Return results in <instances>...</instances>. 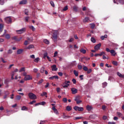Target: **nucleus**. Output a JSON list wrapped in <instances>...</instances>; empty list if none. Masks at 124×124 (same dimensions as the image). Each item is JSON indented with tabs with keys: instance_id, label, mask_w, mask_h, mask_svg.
<instances>
[{
	"instance_id": "obj_1",
	"label": "nucleus",
	"mask_w": 124,
	"mask_h": 124,
	"mask_svg": "<svg viewBox=\"0 0 124 124\" xmlns=\"http://www.w3.org/2000/svg\"><path fill=\"white\" fill-rule=\"evenodd\" d=\"M28 96L30 98V99H36L37 97L34 93H30L28 94Z\"/></svg>"
},
{
	"instance_id": "obj_2",
	"label": "nucleus",
	"mask_w": 124,
	"mask_h": 124,
	"mask_svg": "<svg viewBox=\"0 0 124 124\" xmlns=\"http://www.w3.org/2000/svg\"><path fill=\"white\" fill-rule=\"evenodd\" d=\"M52 37L54 42H57V40H58V32H53V35H52Z\"/></svg>"
},
{
	"instance_id": "obj_3",
	"label": "nucleus",
	"mask_w": 124,
	"mask_h": 124,
	"mask_svg": "<svg viewBox=\"0 0 124 124\" xmlns=\"http://www.w3.org/2000/svg\"><path fill=\"white\" fill-rule=\"evenodd\" d=\"M69 85H70V81H65L64 83L63 84L62 87L63 88H67Z\"/></svg>"
},
{
	"instance_id": "obj_4",
	"label": "nucleus",
	"mask_w": 124,
	"mask_h": 124,
	"mask_svg": "<svg viewBox=\"0 0 124 124\" xmlns=\"http://www.w3.org/2000/svg\"><path fill=\"white\" fill-rule=\"evenodd\" d=\"M5 21L7 24H10L12 22V19H11V17L8 16L5 18Z\"/></svg>"
},
{
	"instance_id": "obj_5",
	"label": "nucleus",
	"mask_w": 124,
	"mask_h": 124,
	"mask_svg": "<svg viewBox=\"0 0 124 124\" xmlns=\"http://www.w3.org/2000/svg\"><path fill=\"white\" fill-rule=\"evenodd\" d=\"M31 79H32V78L30 75L25 76L24 78V80L25 81H28V80H31Z\"/></svg>"
},
{
	"instance_id": "obj_6",
	"label": "nucleus",
	"mask_w": 124,
	"mask_h": 124,
	"mask_svg": "<svg viewBox=\"0 0 124 124\" xmlns=\"http://www.w3.org/2000/svg\"><path fill=\"white\" fill-rule=\"evenodd\" d=\"M71 91L72 93H73V94H75L76 93H77L78 92V90L75 88H72L71 89Z\"/></svg>"
},
{
	"instance_id": "obj_7",
	"label": "nucleus",
	"mask_w": 124,
	"mask_h": 124,
	"mask_svg": "<svg viewBox=\"0 0 124 124\" xmlns=\"http://www.w3.org/2000/svg\"><path fill=\"white\" fill-rule=\"evenodd\" d=\"M100 47H101V44L99 43L94 46V49L96 51H97L99 50Z\"/></svg>"
},
{
	"instance_id": "obj_8",
	"label": "nucleus",
	"mask_w": 124,
	"mask_h": 124,
	"mask_svg": "<svg viewBox=\"0 0 124 124\" xmlns=\"http://www.w3.org/2000/svg\"><path fill=\"white\" fill-rule=\"evenodd\" d=\"M51 68L52 71H57V70H58V68H57V65H56L51 66Z\"/></svg>"
},
{
	"instance_id": "obj_9",
	"label": "nucleus",
	"mask_w": 124,
	"mask_h": 124,
	"mask_svg": "<svg viewBox=\"0 0 124 124\" xmlns=\"http://www.w3.org/2000/svg\"><path fill=\"white\" fill-rule=\"evenodd\" d=\"M121 4H124V0H117ZM113 2L114 3H116V0H113Z\"/></svg>"
},
{
	"instance_id": "obj_10",
	"label": "nucleus",
	"mask_w": 124,
	"mask_h": 124,
	"mask_svg": "<svg viewBox=\"0 0 124 124\" xmlns=\"http://www.w3.org/2000/svg\"><path fill=\"white\" fill-rule=\"evenodd\" d=\"M24 51V49H19L17 50V55H20V54H22L23 53V51Z\"/></svg>"
},
{
	"instance_id": "obj_11",
	"label": "nucleus",
	"mask_w": 124,
	"mask_h": 124,
	"mask_svg": "<svg viewBox=\"0 0 124 124\" xmlns=\"http://www.w3.org/2000/svg\"><path fill=\"white\" fill-rule=\"evenodd\" d=\"M86 109L88 110V111H91V110L93 109V107H92V106L87 105L86 106Z\"/></svg>"
},
{
	"instance_id": "obj_12",
	"label": "nucleus",
	"mask_w": 124,
	"mask_h": 124,
	"mask_svg": "<svg viewBox=\"0 0 124 124\" xmlns=\"http://www.w3.org/2000/svg\"><path fill=\"white\" fill-rule=\"evenodd\" d=\"M9 95V92H6L5 93V95H4L3 98L4 99H5V98H7V96Z\"/></svg>"
},
{
	"instance_id": "obj_13",
	"label": "nucleus",
	"mask_w": 124,
	"mask_h": 124,
	"mask_svg": "<svg viewBox=\"0 0 124 124\" xmlns=\"http://www.w3.org/2000/svg\"><path fill=\"white\" fill-rule=\"evenodd\" d=\"M33 48H34V46L33 45H31L26 48V49H28L29 50H31V49H33Z\"/></svg>"
},
{
	"instance_id": "obj_14",
	"label": "nucleus",
	"mask_w": 124,
	"mask_h": 124,
	"mask_svg": "<svg viewBox=\"0 0 124 124\" xmlns=\"http://www.w3.org/2000/svg\"><path fill=\"white\" fill-rule=\"evenodd\" d=\"M27 0H23L19 2V4H27Z\"/></svg>"
},
{
	"instance_id": "obj_15",
	"label": "nucleus",
	"mask_w": 124,
	"mask_h": 124,
	"mask_svg": "<svg viewBox=\"0 0 124 124\" xmlns=\"http://www.w3.org/2000/svg\"><path fill=\"white\" fill-rule=\"evenodd\" d=\"M117 75H118L120 78H124V75H122L120 72H117Z\"/></svg>"
},
{
	"instance_id": "obj_16",
	"label": "nucleus",
	"mask_w": 124,
	"mask_h": 124,
	"mask_svg": "<svg viewBox=\"0 0 124 124\" xmlns=\"http://www.w3.org/2000/svg\"><path fill=\"white\" fill-rule=\"evenodd\" d=\"M73 10L75 12H77V11H78V7H77V6H74L73 8Z\"/></svg>"
},
{
	"instance_id": "obj_17",
	"label": "nucleus",
	"mask_w": 124,
	"mask_h": 124,
	"mask_svg": "<svg viewBox=\"0 0 124 124\" xmlns=\"http://www.w3.org/2000/svg\"><path fill=\"white\" fill-rule=\"evenodd\" d=\"M110 53L112 54V56H116V53L115 52V50L113 49L111 50Z\"/></svg>"
},
{
	"instance_id": "obj_18",
	"label": "nucleus",
	"mask_w": 124,
	"mask_h": 124,
	"mask_svg": "<svg viewBox=\"0 0 124 124\" xmlns=\"http://www.w3.org/2000/svg\"><path fill=\"white\" fill-rule=\"evenodd\" d=\"M49 79H51V80H53V79H59V77L58 76H54L50 77Z\"/></svg>"
},
{
	"instance_id": "obj_19",
	"label": "nucleus",
	"mask_w": 124,
	"mask_h": 124,
	"mask_svg": "<svg viewBox=\"0 0 124 124\" xmlns=\"http://www.w3.org/2000/svg\"><path fill=\"white\" fill-rule=\"evenodd\" d=\"M22 111H28V108L26 106H23L21 108Z\"/></svg>"
},
{
	"instance_id": "obj_20",
	"label": "nucleus",
	"mask_w": 124,
	"mask_h": 124,
	"mask_svg": "<svg viewBox=\"0 0 124 124\" xmlns=\"http://www.w3.org/2000/svg\"><path fill=\"white\" fill-rule=\"evenodd\" d=\"M3 35H4L7 39H9V38H10V35H9V34H6L5 35L4 34Z\"/></svg>"
},
{
	"instance_id": "obj_21",
	"label": "nucleus",
	"mask_w": 124,
	"mask_h": 124,
	"mask_svg": "<svg viewBox=\"0 0 124 124\" xmlns=\"http://www.w3.org/2000/svg\"><path fill=\"white\" fill-rule=\"evenodd\" d=\"M90 21V18L89 17H85L83 20L84 23H87V22H89Z\"/></svg>"
},
{
	"instance_id": "obj_22",
	"label": "nucleus",
	"mask_w": 124,
	"mask_h": 124,
	"mask_svg": "<svg viewBox=\"0 0 124 124\" xmlns=\"http://www.w3.org/2000/svg\"><path fill=\"white\" fill-rule=\"evenodd\" d=\"M27 31L26 28H23L19 30L16 31Z\"/></svg>"
},
{
	"instance_id": "obj_23",
	"label": "nucleus",
	"mask_w": 124,
	"mask_h": 124,
	"mask_svg": "<svg viewBox=\"0 0 124 124\" xmlns=\"http://www.w3.org/2000/svg\"><path fill=\"white\" fill-rule=\"evenodd\" d=\"M80 53H82V54H86V51L85 49H84V48H81L80 50Z\"/></svg>"
},
{
	"instance_id": "obj_24",
	"label": "nucleus",
	"mask_w": 124,
	"mask_h": 124,
	"mask_svg": "<svg viewBox=\"0 0 124 124\" xmlns=\"http://www.w3.org/2000/svg\"><path fill=\"white\" fill-rule=\"evenodd\" d=\"M105 38H107V35H106V34H105L104 36H101V40H104V39H105Z\"/></svg>"
},
{
	"instance_id": "obj_25",
	"label": "nucleus",
	"mask_w": 124,
	"mask_h": 124,
	"mask_svg": "<svg viewBox=\"0 0 124 124\" xmlns=\"http://www.w3.org/2000/svg\"><path fill=\"white\" fill-rule=\"evenodd\" d=\"M71 109H72V108H71V106H68L66 107L67 111H71Z\"/></svg>"
},
{
	"instance_id": "obj_26",
	"label": "nucleus",
	"mask_w": 124,
	"mask_h": 124,
	"mask_svg": "<svg viewBox=\"0 0 124 124\" xmlns=\"http://www.w3.org/2000/svg\"><path fill=\"white\" fill-rule=\"evenodd\" d=\"M3 29V24H0V31H2Z\"/></svg>"
},
{
	"instance_id": "obj_27",
	"label": "nucleus",
	"mask_w": 124,
	"mask_h": 124,
	"mask_svg": "<svg viewBox=\"0 0 124 124\" xmlns=\"http://www.w3.org/2000/svg\"><path fill=\"white\" fill-rule=\"evenodd\" d=\"M74 74L75 75V76H76L77 77V76H78L79 73H78V71H77L76 70H74Z\"/></svg>"
},
{
	"instance_id": "obj_28",
	"label": "nucleus",
	"mask_w": 124,
	"mask_h": 124,
	"mask_svg": "<svg viewBox=\"0 0 124 124\" xmlns=\"http://www.w3.org/2000/svg\"><path fill=\"white\" fill-rule=\"evenodd\" d=\"M24 13L25 15H27L28 16V15H29V10H28V9H26L24 11Z\"/></svg>"
},
{
	"instance_id": "obj_29",
	"label": "nucleus",
	"mask_w": 124,
	"mask_h": 124,
	"mask_svg": "<svg viewBox=\"0 0 124 124\" xmlns=\"http://www.w3.org/2000/svg\"><path fill=\"white\" fill-rule=\"evenodd\" d=\"M96 117H97L96 115H92L90 116V119H94Z\"/></svg>"
},
{
	"instance_id": "obj_30",
	"label": "nucleus",
	"mask_w": 124,
	"mask_h": 124,
	"mask_svg": "<svg viewBox=\"0 0 124 124\" xmlns=\"http://www.w3.org/2000/svg\"><path fill=\"white\" fill-rule=\"evenodd\" d=\"M84 110V108H83L82 107H79L78 108V111H79L80 112H82V111H83Z\"/></svg>"
},
{
	"instance_id": "obj_31",
	"label": "nucleus",
	"mask_w": 124,
	"mask_h": 124,
	"mask_svg": "<svg viewBox=\"0 0 124 124\" xmlns=\"http://www.w3.org/2000/svg\"><path fill=\"white\" fill-rule=\"evenodd\" d=\"M44 43H45L46 44H49L50 43V42H49V41L47 39H45L44 40Z\"/></svg>"
},
{
	"instance_id": "obj_32",
	"label": "nucleus",
	"mask_w": 124,
	"mask_h": 124,
	"mask_svg": "<svg viewBox=\"0 0 124 124\" xmlns=\"http://www.w3.org/2000/svg\"><path fill=\"white\" fill-rule=\"evenodd\" d=\"M117 116H118V117H123V114H122L120 112H117Z\"/></svg>"
},
{
	"instance_id": "obj_33",
	"label": "nucleus",
	"mask_w": 124,
	"mask_h": 124,
	"mask_svg": "<svg viewBox=\"0 0 124 124\" xmlns=\"http://www.w3.org/2000/svg\"><path fill=\"white\" fill-rule=\"evenodd\" d=\"M92 42H93V43H95L96 42V41H95V39H94V38H91V39Z\"/></svg>"
},
{
	"instance_id": "obj_34",
	"label": "nucleus",
	"mask_w": 124,
	"mask_h": 124,
	"mask_svg": "<svg viewBox=\"0 0 124 124\" xmlns=\"http://www.w3.org/2000/svg\"><path fill=\"white\" fill-rule=\"evenodd\" d=\"M95 27V24H93V23L91 24V29H93Z\"/></svg>"
},
{
	"instance_id": "obj_35",
	"label": "nucleus",
	"mask_w": 124,
	"mask_h": 124,
	"mask_svg": "<svg viewBox=\"0 0 124 124\" xmlns=\"http://www.w3.org/2000/svg\"><path fill=\"white\" fill-rule=\"evenodd\" d=\"M45 69V68L44 67H43L41 68V69L40 70L41 73H44V69Z\"/></svg>"
},
{
	"instance_id": "obj_36",
	"label": "nucleus",
	"mask_w": 124,
	"mask_h": 124,
	"mask_svg": "<svg viewBox=\"0 0 124 124\" xmlns=\"http://www.w3.org/2000/svg\"><path fill=\"white\" fill-rule=\"evenodd\" d=\"M50 3L52 7H55V4H54V2H53V1H50Z\"/></svg>"
},
{
	"instance_id": "obj_37",
	"label": "nucleus",
	"mask_w": 124,
	"mask_h": 124,
	"mask_svg": "<svg viewBox=\"0 0 124 124\" xmlns=\"http://www.w3.org/2000/svg\"><path fill=\"white\" fill-rule=\"evenodd\" d=\"M68 9V7L67 6H65L63 9V11H66Z\"/></svg>"
},
{
	"instance_id": "obj_38",
	"label": "nucleus",
	"mask_w": 124,
	"mask_h": 124,
	"mask_svg": "<svg viewBox=\"0 0 124 124\" xmlns=\"http://www.w3.org/2000/svg\"><path fill=\"white\" fill-rule=\"evenodd\" d=\"M92 71H93V70L92 69H89L87 70V74H90V73H92Z\"/></svg>"
},
{
	"instance_id": "obj_39",
	"label": "nucleus",
	"mask_w": 124,
	"mask_h": 124,
	"mask_svg": "<svg viewBox=\"0 0 124 124\" xmlns=\"http://www.w3.org/2000/svg\"><path fill=\"white\" fill-rule=\"evenodd\" d=\"M47 56H48V53L47 52H45L44 54V59H45V58H47Z\"/></svg>"
},
{
	"instance_id": "obj_40",
	"label": "nucleus",
	"mask_w": 124,
	"mask_h": 124,
	"mask_svg": "<svg viewBox=\"0 0 124 124\" xmlns=\"http://www.w3.org/2000/svg\"><path fill=\"white\" fill-rule=\"evenodd\" d=\"M0 4L3 5L4 4V1L3 0H0Z\"/></svg>"
},
{
	"instance_id": "obj_41",
	"label": "nucleus",
	"mask_w": 124,
	"mask_h": 124,
	"mask_svg": "<svg viewBox=\"0 0 124 124\" xmlns=\"http://www.w3.org/2000/svg\"><path fill=\"white\" fill-rule=\"evenodd\" d=\"M33 72H34L35 73H37V72H38V69L37 68H34Z\"/></svg>"
},
{
	"instance_id": "obj_42",
	"label": "nucleus",
	"mask_w": 124,
	"mask_h": 124,
	"mask_svg": "<svg viewBox=\"0 0 124 124\" xmlns=\"http://www.w3.org/2000/svg\"><path fill=\"white\" fill-rule=\"evenodd\" d=\"M83 70H85V71H88V67L86 66H83Z\"/></svg>"
},
{
	"instance_id": "obj_43",
	"label": "nucleus",
	"mask_w": 124,
	"mask_h": 124,
	"mask_svg": "<svg viewBox=\"0 0 124 124\" xmlns=\"http://www.w3.org/2000/svg\"><path fill=\"white\" fill-rule=\"evenodd\" d=\"M25 68L24 67H22L21 68V69L19 70V72H22L23 71H25Z\"/></svg>"
},
{
	"instance_id": "obj_44",
	"label": "nucleus",
	"mask_w": 124,
	"mask_h": 124,
	"mask_svg": "<svg viewBox=\"0 0 124 124\" xmlns=\"http://www.w3.org/2000/svg\"><path fill=\"white\" fill-rule=\"evenodd\" d=\"M16 99L17 100H20V99H21V95H17Z\"/></svg>"
},
{
	"instance_id": "obj_45",
	"label": "nucleus",
	"mask_w": 124,
	"mask_h": 124,
	"mask_svg": "<svg viewBox=\"0 0 124 124\" xmlns=\"http://www.w3.org/2000/svg\"><path fill=\"white\" fill-rule=\"evenodd\" d=\"M12 50H11V49H9L8 51V54H9V55H10V54H12Z\"/></svg>"
},
{
	"instance_id": "obj_46",
	"label": "nucleus",
	"mask_w": 124,
	"mask_h": 124,
	"mask_svg": "<svg viewBox=\"0 0 124 124\" xmlns=\"http://www.w3.org/2000/svg\"><path fill=\"white\" fill-rule=\"evenodd\" d=\"M46 92H44L42 94H41V96H44V95H46Z\"/></svg>"
},
{
	"instance_id": "obj_47",
	"label": "nucleus",
	"mask_w": 124,
	"mask_h": 124,
	"mask_svg": "<svg viewBox=\"0 0 124 124\" xmlns=\"http://www.w3.org/2000/svg\"><path fill=\"white\" fill-rule=\"evenodd\" d=\"M112 63L113 64H114V65H118V62H116V61H113L112 62Z\"/></svg>"
},
{
	"instance_id": "obj_48",
	"label": "nucleus",
	"mask_w": 124,
	"mask_h": 124,
	"mask_svg": "<svg viewBox=\"0 0 124 124\" xmlns=\"http://www.w3.org/2000/svg\"><path fill=\"white\" fill-rule=\"evenodd\" d=\"M63 101L65 103H66V102H67V99L66 98H63Z\"/></svg>"
},
{
	"instance_id": "obj_49",
	"label": "nucleus",
	"mask_w": 124,
	"mask_h": 124,
	"mask_svg": "<svg viewBox=\"0 0 124 124\" xmlns=\"http://www.w3.org/2000/svg\"><path fill=\"white\" fill-rule=\"evenodd\" d=\"M106 86H107V82H104L103 83V88H105V87H106Z\"/></svg>"
},
{
	"instance_id": "obj_50",
	"label": "nucleus",
	"mask_w": 124,
	"mask_h": 124,
	"mask_svg": "<svg viewBox=\"0 0 124 124\" xmlns=\"http://www.w3.org/2000/svg\"><path fill=\"white\" fill-rule=\"evenodd\" d=\"M39 61V58H37L34 60L35 62H38Z\"/></svg>"
},
{
	"instance_id": "obj_51",
	"label": "nucleus",
	"mask_w": 124,
	"mask_h": 124,
	"mask_svg": "<svg viewBox=\"0 0 124 124\" xmlns=\"http://www.w3.org/2000/svg\"><path fill=\"white\" fill-rule=\"evenodd\" d=\"M78 69H82V68H83V66H82L81 65H78Z\"/></svg>"
},
{
	"instance_id": "obj_52",
	"label": "nucleus",
	"mask_w": 124,
	"mask_h": 124,
	"mask_svg": "<svg viewBox=\"0 0 124 124\" xmlns=\"http://www.w3.org/2000/svg\"><path fill=\"white\" fill-rule=\"evenodd\" d=\"M29 44V41H25L24 42V45L27 46Z\"/></svg>"
},
{
	"instance_id": "obj_53",
	"label": "nucleus",
	"mask_w": 124,
	"mask_h": 124,
	"mask_svg": "<svg viewBox=\"0 0 124 124\" xmlns=\"http://www.w3.org/2000/svg\"><path fill=\"white\" fill-rule=\"evenodd\" d=\"M102 55H105V52L102 51V52H101L100 53V57H101V56H102Z\"/></svg>"
},
{
	"instance_id": "obj_54",
	"label": "nucleus",
	"mask_w": 124,
	"mask_h": 124,
	"mask_svg": "<svg viewBox=\"0 0 124 124\" xmlns=\"http://www.w3.org/2000/svg\"><path fill=\"white\" fill-rule=\"evenodd\" d=\"M30 29H31L32 30V31H34V30H35V29L34 28V27L33 26H30Z\"/></svg>"
},
{
	"instance_id": "obj_55",
	"label": "nucleus",
	"mask_w": 124,
	"mask_h": 124,
	"mask_svg": "<svg viewBox=\"0 0 124 124\" xmlns=\"http://www.w3.org/2000/svg\"><path fill=\"white\" fill-rule=\"evenodd\" d=\"M78 100H79V96H76L75 99V101H78Z\"/></svg>"
},
{
	"instance_id": "obj_56",
	"label": "nucleus",
	"mask_w": 124,
	"mask_h": 124,
	"mask_svg": "<svg viewBox=\"0 0 124 124\" xmlns=\"http://www.w3.org/2000/svg\"><path fill=\"white\" fill-rule=\"evenodd\" d=\"M29 16H26L25 17V21H26V22H28L29 21Z\"/></svg>"
},
{
	"instance_id": "obj_57",
	"label": "nucleus",
	"mask_w": 124,
	"mask_h": 124,
	"mask_svg": "<svg viewBox=\"0 0 124 124\" xmlns=\"http://www.w3.org/2000/svg\"><path fill=\"white\" fill-rule=\"evenodd\" d=\"M72 82H73V84H76V79H75V78H73L72 79Z\"/></svg>"
},
{
	"instance_id": "obj_58",
	"label": "nucleus",
	"mask_w": 124,
	"mask_h": 124,
	"mask_svg": "<svg viewBox=\"0 0 124 124\" xmlns=\"http://www.w3.org/2000/svg\"><path fill=\"white\" fill-rule=\"evenodd\" d=\"M35 102H36V101L34 100V101H32L31 102L29 103V104H33L35 103Z\"/></svg>"
},
{
	"instance_id": "obj_59",
	"label": "nucleus",
	"mask_w": 124,
	"mask_h": 124,
	"mask_svg": "<svg viewBox=\"0 0 124 124\" xmlns=\"http://www.w3.org/2000/svg\"><path fill=\"white\" fill-rule=\"evenodd\" d=\"M78 107H77V106H76V107H75L74 108V109L76 110V111H78Z\"/></svg>"
},
{
	"instance_id": "obj_60",
	"label": "nucleus",
	"mask_w": 124,
	"mask_h": 124,
	"mask_svg": "<svg viewBox=\"0 0 124 124\" xmlns=\"http://www.w3.org/2000/svg\"><path fill=\"white\" fill-rule=\"evenodd\" d=\"M43 79H41L40 81H39L38 82V84H42V83H43Z\"/></svg>"
},
{
	"instance_id": "obj_61",
	"label": "nucleus",
	"mask_w": 124,
	"mask_h": 124,
	"mask_svg": "<svg viewBox=\"0 0 124 124\" xmlns=\"http://www.w3.org/2000/svg\"><path fill=\"white\" fill-rule=\"evenodd\" d=\"M50 85V84H49V83L48 82H47V83H46V85L45 86V88H46V89H47V88H48V87H49V85Z\"/></svg>"
},
{
	"instance_id": "obj_62",
	"label": "nucleus",
	"mask_w": 124,
	"mask_h": 124,
	"mask_svg": "<svg viewBox=\"0 0 124 124\" xmlns=\"http://www.w3.org/2000/svg\"><path fill=\"white\" fill-rule=\"evenodd\" d=\"M30 58H31V59H35V56H34V55H32L30 56Z\"/></svg>"
},
{
	"instance_id": "obj_63",
	"label": "nucleus",
	"mask_w": 124,
	"mask_h": 124,
	"mask_svg": "<svg viewBox=\"0 0 124 124\" xmlns=\"http://www.w3.org/2000/svg\"><path fill=\"white\" fill-rule=\"evenodd\" d=\"M108 124H116V123L115 122H108Z\"/></svg>"
},
{
	"instance_id": "obj_64",
	"label": "nucleus",
	"mask_w": 124,
	"mask_h": 124,
	"mask_svg": "<svg viewBox=\"0 0 124 124\" xmlns=\"http://www.w3.org/2000/svg\"><path fill=\"white\" fill-rule=\"evenodd\" d=\"M58 75H59V76H62L63 74L62 72H59L58 73Z\"/></svg>"
}]
</instances>
